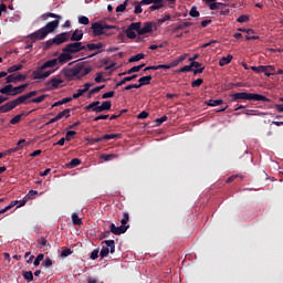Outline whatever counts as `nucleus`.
<instances>
[{"mask_svg": "<svg viewBox=\"0 0 283 283\" xmlns=\"http://www.w3.org/2000/svg\"><path fill=\"white\" fill-rule=\"evenodd\" d=\"M41 19L42 21H48V19H56V20L48 22L43 28L29 34L28 38L30 39L31 43H36V41H43L44 39L48 38V34H52V32H54L59 28L61 23V19H63V17L56 13L46 12L41 15Z\"/></svg>", "mask_w": 283, "mask_h": 283, "instance_id": "obj_1", "label": "nucleus"}, {"mask_svg": "<svg viewBox=\"0 0 283 283\" xmlns=\"http://www.w3.org/2000/svg\"><path fill=\"white\" fill-rule=\"evenodd\" d=\"M56 65H59L57 59H53L44 62L43 65L39 66L35 71L32 72L33 81L45 80L50 77L51 74H54V71L43 72V70L56 67Z\"/></svg>", "mask_w": 283, "mask_h": 283, "instance_id": "obj_2", "label": "nucleus"}, {"mask_svg": "<svg viewBox=\"0 0 283 283\" xmlns=\"http://www.w3.org/2000/svg\"><path fill=\"white\" fill-rule=\"evenodd\" d=\"M232 101H262L263 103H271V99L262 94L258 93H234L230 95Z\"/></svg>", "mask_w": 283, "mask_h": 283, "instance_id": "obj_3", "label": "nucleus"}, {"mask_svg": "<svg viewBox=\"0 0 283 283\" xmlns=\"http://www.w3.org/2000/svg\"><path fill=\"white\" fill-rule=\"evenodd\" d=\"M83 50H86L83 42H71L62 49V52H69L72 55L78 54V52H83Z\"/></svg>", "mask_w": 283, "mask_h": 283, "instance_id": "obj_4", "label": "nucleus"}, {"mask_svg": "<svg viewBox=\"0 0 283 283\" xmlns=\"http://www.w3.org/2000/svg\"><path fill=\"white\" fill-rule=\"evenodd\" d=\"M127 229H129V226H119L116 227V224L111 223L109 226V231H107V235H109V233H113L114 235H123V233H127Z\"/></svg>", "mask_w": 283, "mask_h": 283, "instance_id": "obj_5", "label": "nucleus"}, {"mask_svg": "<svg viewBox=\"0 0 283 283\" xmlns=\"http://www.w3.org/2000/svg\"><path fill=\"white\" fill-rule=\"evenodd\" d=\"M67 41H70V32H62L53 38L55 45H63V43H67Z\"/></svg>", "mask_w": 283, "mask_h": 283, "instance_id": "obj_6", "label": "nucleus"}, {"mask_svg": "<svg viewBox=\"0 0 283 283\" xmlns=\"http://www.w3.org/2000/svg\"><path fill=\"white\" fill-rule=\"evenodd\" d=\"M91 28L93 30V36H101L102 34H105L103 23L101 22L93 23Z\"/></svg>", "mask_w": 283, "mask_h": 283, "instance_id": "obj_7", "label": "nucleus"}, {"mask_svg": "<svg viewBox=\"0 0 283 283\" xmlns=\"http://www.w3.org/2000/svg\"><path fill=\"white\" fill-rule=\"evenodd\" d=\"M154 25H156V23L154 22H145L144 27L139 29V36H144V34H149L150 32H153L154 30Z\"/></svg>", "mask_w": 283, "mask_h": 283, "instance_id": "obj_8", "label": "nucleus"}, {"mask_svg": "<svg viewBox=\"0 0 283 283\" xmlns=\"http://www.w3.org/2000/svg\"><path fill=\"white\" fill-rule=\"evenodd\" d=\"M81 72L80 67L73 66L72 69L64 70V76L65 78H74V76H78V73Z\"/></svg>", "mask_w": 283, "mask_h": 283, "instance_id": "obj_9", "label": "nucleus"}, {"mask_svg": "<svg viewBox=\"0 0 283 283\" xmlns=\"http://www.w3.org/2000/svg\"><path fill=\"white\" fill-rule=\"evenodd\" d=\"M75 67L80 69L77 78H83V76H87L90 72H92V66H85L83 64H76Z\"/></svg>", "mask_w": 283, "mask_h": 283, "instance_id": "obj_10", "label": "nucleus"}, {"mask_svg": "<svg viewBox=\"0 0 283 283\" xmlns=\"http://www.w3.org/2000/svg\"><path fill=\"white\" fill-rule=\"evenodd\" d=\"M56 59H57V63L63 65L64 63H67V61H72V59H74V56H72V53H70V52L62 51V53Z\"/></svg>", "mask_w": 283, "mask_h": 283, "instance_id": "obj_11", "label": "nucleus"}, {"mask_svg": "<svg viewBox=\"0 0 283 283\" xmlns=\"http://www.w3.org/2000/svg\"><path fill=\"white\" fill-rule=\"evenodd\" d=\"M69 41L75 42V43H81L83 41V30L76 29L71 38H69Z\"/></svg>", "mask_w": 283, "mask_h": 283, "instance_id": "obj_12", "label": "nucleus"}, {"mask_svg": "<svg viewBox=\"0 0 283 283\" xmlns=\"http://www.w3.org/2000/svg\"><path fill=\"white\" fill-rule=\"evenodd\" d=\"M17 107L13 101L7 102L6 104L0 106V114H8V112H12Z\"/></svg>", "mask_w": 283, "mask_h": 283, "instance_id": "obj_13", "label": "nucleus"}, {"mask_svg": "<svg viewBox=\"0 0 283 283\" xmlns=\"http://www.w3.org/2000/svg\"><path fill=\"white\" fill-rule=\"evenodd\" d=\"M238 30H239V32H247V34H248L245 36L247 41H256V39H260V36H258V35H252L251 36V34H254L253 29H242V28H240Z\"/></svg>", "mask_w": 283, "mask_h": 283, "instance_id": "obj_14", "label": "nucleus"}, {"mask_svg": "<svg viewBox=\"0 0 283 283\" xmlns=\"http://www.w3.org/2000/svg\"><path fill=\"white\" fill-rule=\"evenodd\" d=\"M12 101H13V105H15V107H18V105H28V103H30V102H28L29 97L27 94L21 95L18 98L12 99Z\"/></svg>", "mask_w": 283, "mask_h": 283, "instance_id": "obj_15", "label": "nucleus"}, {"mask_svg": "<svg viewBox=\"0 0 283 283\" xmlns=\"http://www.w3.org/2000/svg\"><path fill=\"white\" fill-rule=\"evenodd\" d=\"M135 78H138V75L137 74H134L132 76H126L124 77L120 82H118L116 85H115V90H118V87H122V85H125V83H129L130 81H134Z\"/></svg>", "mask_w": 283, "mask_h": 283, "instance_id": "obj_16", "label": "nucleus"}, {"mask_svg": "<svg viewBox=\"0 0 283 283\" xmlns=\"http://www.w3.org/2000/svg\"><path fill=\"white\" fill-rule=\"evenodd\" d=\"M13 85L8 84L4 87L0 88V94H4V96H13Z\"/></svg>", "mask_w": 283, "mask_h": 283, "instance_id": "obj_17", "label": "nucleus"}, {"mask_svg": "<svg viewBox=\"0 0 283 283\" xmlns=\"http://www.w3.org/2000/svg\"><path fill=\"white\" fill-rule=\"evenodd\" d=\"M193 25V22H182L180 24H176V27L172 29V32H180V30H187V28H191Z\"/></svg>", "mask_w": 283, "mask_h": 283, "instance_id": "obj_18", "label": "nucleus"}, {"mask_svg": "<svg viewBox=\"0 0 283 283\" xmlns=\"http://www.w3.org/2000/svg\"><path fill=\"white\" fill-rule=\"evenodd\" d=\"M151 75L143 76L138 80L137 86L143 87L144 85H150L151 83Z\"/></svg>", "mask_w": 283, "mask_h": 283, "instance_id": "obj_19", "label": "nucleus"}, {"mask_svg": "<svg viewBox=\"0 0 283 283\" xmlns=\"http://www.w3.org/2000/svg\"><path fill=\"white\" fill-rule=\"evenodd\" d=\"M102 48H105V44H103L102 42L99 43H88L86 44V49L90 51V52H94V50H102Z\"/></svg>", "mask_w": 283, "mask_h": 283, "instance_id": "obj_20", "label": "nucleus"}, {"mask_svg": "<svg viewBox=\"0 0 283 283\" xmlns=\"http://www.w3.org/2000/svg\"><path fill=\"white\" fill-rule=\"evenodd\" d=\"M97 109L99 111V114L102 112H109V109H112V101L103 102L102 105Z\"/></svg>", "mask_w": 283, "mask_h": 283, "instance_id": "obj_21", "label": "nucleus"}, {"mask_svg": "<svg viewBox=\"0 0 283 283\" xmlns=\"http://www.w3.org/2000/svg\"><path fill=\"white\" fill-rule=\"evenodd\" d=\"M29 84H22L20 86H13V96H19V94H23Z\"/></svg>", "mask_w": 283, "mask_h": 283, "instance_id": "obj_22", "label": "nucleus"}, {"mask_svg": "<svg viewBox=\"0 0 283 283\" xmlns=\"http://www.w3.org/2000/svg\"><path fill=\"white\" fill-rule=\"evenodd\" d=\"M233 61V55L229 54L228 56H223L219 61L220 67H224V65H229Z\"/></svg>", "mask_w": 283, "mask_h": 283, "instance_id": "obj_23", "label": "nucleus"}, {"mask_svg": "<svg viewBox=\"0 0 283 283\" xmlns=\"http://www.w3.org/2000/svg\"><path fill=\"white\" fill-rule=\"evenodd\" d=\"M72 222L75 227H81V224H83V220L78 218V214L76 212L72 213Z\"/></svg>", "mask_w": 283, "mask_h": 283, "instance_id": "obj_24", "label": "nucleus"}, {"mask_svg": "<svg viewBox=\"0 0 283 283\" xmlns=\"http://www.w3.org/2000/svg\"><path fill=\"white\" fill-rule=\"evenodd\" d=\"M143 59H145V54L144 53H137L136 55H133L129 60L128 63H136L138 61H143Z\"/></svg>", "mask_w": 283, "mask_h": 283, "instance_id": "obj_25", "label": "nucleus"}, {"mask_svg": "<svg viewBox=\"0 0 283 283\" xmlns=\"http://www.w3.org/2000/svg\"><path fill=\"white\" fill-rule=\"evenodd\" d=\"M140 25H142L140 22H133L128 25V30H133V31L137 32V34L140 35Z\"/></svg>", "mask_w": 283, "mask_h": 283, "instance_id": "obj_26", "label": "nucleus"}, {"mask_svg": "<svg viewBox=\"0 0 283 283\" xmlns=\"http://www.w3.org/2000/svg\"><path fill=\"white\" fill-rule=\"evenodd\" d=\"M224 101L223 99H210L207 102V105L209 107H218V105H223Z\"/></svg>", "mask_w": 283, "mask_h": 283, "instance_id": "obj_27", "label": "nucleus"}, {"mask_svg": "<svg viewBox=\"0 0 283 283\" xmlns=\"http://www.w3.org/2000/svg\"><path fill=\"white\" fill-rule=\"evenodd\" d=\"M22 277L27 280V282H32L34 280V274L32 273V271H23Z\"/></svg>", "mask_w": 283, "mask_h": 283, "instance_id": "obj_28", "label": "nucleus"}, {"mask_svg": "<svg viewBox=\"0 0 283 283\" xmlns=\"http://www.w3.org/2000/svg\"><path fill=\"white\" fill-rule=\"evenodd\" d=\"M23 116H25V113L15 115L13 118H11L10 125H19V123H21V118H23Z\"/></svg>", "mask_w": 283, "mask_h": 283, "instance_id": "obj_29", "label": "nucleus"}, {"mask_svg": "<svg viewBox=\"0 0 283 283\" xmlns=\"http://www.w3.org/2000/svg\"><path fill=\"white\" fill-rule=\"evenodd\" d=\"M209 8L211 10H220V8H227V4L222 2H210Z\"/></svg>", "mask_w": 283, "mask_h": 283, "instance_id": "obj_30", "label": "nucleus"}, {"mask_svg": "<svg viewBox=\"0 0 283 283\" xmlns=\"http://www.w3.org/2000/svg\"><path fill=\"white\" fill-rule=\"evenodd\" d=\"M70 112H71V109H70V108H66V109L60 112V113L55 116V118H56L57 120H61V118H63L64 116H65V118H70Z\"/></svg>", "mask_w": 283, "mask_h": 283, "instance_id": "obj_31", "label": "nucleus"}, {"mask_svg": "<svg viewBox=\"0 0 283 283\" xmlns=\"http://www.w3.org/2000/svg\"><path fill=\"white\" fill-rule=\"evenodd\" d=\"M99 107H101V106L94 105V102H93V103L86 105V106H85V109H86V112L92 111V112H95L96 114H101V111L98 109Z\"/></svg>", "mask_w": 283, "mask_h": 283, "instance_id": "obj_32", "label": "nucleus"}, {"mask_svg": "<svg viewBox=\"0 0 283 283\" xmlns=\"http://www.w3.org/2000/svg\"><path fill=\"white\" fill-rule=\"evenodd\" d=\"M50 83H51V86L53 87V90H59V85H61V83H63V80L52 77Z\"/></svg>", "mask_w": 283, "mask_h": 283, "instance_id": "obj_33", "label": "nucleus"}, {"mask_svg": "<svg viewBox=\"0 0 283 283\" xmlns=\"http://www.w3.org/2000/svg\"><path fill=\"white\" fill-rule=\"evenodd\" d=\"M122 137H123V134H106L102 138H104V140H113Z\"/></svg>", "mask_w": 283, "mask_h": 283, "instance_id": "obj_34", "label": "nucleus"}, {"mask_svg": "<svg viewBox=\"0 0 283 283\" xmlns=\"http://www.w3.org/2000/svg\"><path fill=\"white\" fill-rule=\"evenodd\" d=\"M252 72H255V74H264L266 72V67L264 65H259V66H251Z\"/></svg>", "mask_w": 283, "mask_h": 283, "instance_id": "obj_35", "label": "nucleus"}, {"mask_svg": "<svg viewBox=\"0 0 283 283\" xmlns=\"http://www.w3.org/2000/svg\"><path fill=\"white\" fill-rule=\"evenodd\" d=\"M104 243L106 244V247L108 249H111V253H115L116 244H115L114 240H106V241H104Z\"/></svg>", "mask_w": 283, "mask_h": 283, "instance_id": "obj_36", "label": "nucleus"}, {"mask_svg": "<svg viewBox=\"0 0 283 283\" xmlns=\"http://www.w3.org/2000/svg\"><path fill=\"white\" fill-rule=\"evenodd\" d=\"M101 158L105 163H109V160H114V159L118 158V155H116V154L102 155Z\"/></svg>", "mask_w": 283, "mask_h": 283, "instance_id": "obj_37", "label": "nucleus"}, {"mask_svg": "<svg viewBox=\"0 0 283 283\" xmlns=\"http://www.w3.org/2000/svg\"><path fill=\"white\" fill-rule=\"evenodd\" d=\"M178 63H170V64H159L157 65V70H171V67H176Z\"/></svg>", "mask_w": 283, "mask_h": 283, "instance_id": "obj_38", "label": "nucleus"}, {"mask_svg": "<svg viewBox=\"0 0 283 283\" xmlns=\"http://www.w3.org/2000/svg\"><path fill=\"white\" fill-rule=\"evenodd\" d=\"M264 67H266V70L264 71L265 76H272L273 74H275V66L266 65Z\"/></svg>", "mask_w": 283, "mask_h": 283, "instance_id": "obj_39", "label": "nucleus"}, {"mask_svg": "<svg viewBox=\"0 0 283 283\" xmlns=\"http://www.w3.org/2000/svg\"><path fill=\"white\" fill-rule=\"evenodd\" d=\"M20 70H23V64L12 65L8 69V73L12 74L13 72H19Z\"/></svg>", "mask_w": 283, "mask_h": 283, "instance_id": "obj_40", "label": "nucleus"}, {"mask_svg": "<svg viewBox=\"0 0 283 283\" xmlns=\"http://www.w3.org/2000/svg\"><path fill=\"white\" fill-rule=\"evenodd\" d=\"M253 112H255V111H253V109H245L243 112V114H245V116H266V113H258V114H255Z\"/></svg>", "mask_w": 283, "mask_h": 283, "instance_id": "obj_41", "label": "nucleus"}, {"mask_svg": "<svg viewBox=\"0 0 283 283\" xmlns=\"http://www.w3.org/2000/svg\"><path fill=\"white\" fill-rule=\"evenodd\" d=\"M78 165H81V159L74 158L69 163L67 167L74 169V167H78Z\"/></svg>", "mask_w": 283, "mask_h": 283, "instance_id": "obj_42", "label": "nucleus"}, {"mask_svg": "<svg viewBox=\"0 0 283 283\" xmlns=\"http://www.w3.org/2000/svg\"><path fill=\"white\" fill-rule=\"evenodd\" d=\"M38 244H40V249H43L44 247H50V242H48V239L44 237L38 239Z\"/></svg>", "mask_w": 283, "mask_h": 283, "instance_id": "obj_43", "label": "nucleus"}, {"mask_svg": "<svg viewBox=\"0 0 283 283\" xmlns=\"http://www.w3.org/2000/svg\"><path fill=\"white\" fill-rule=\"evenodd\" d=\"M189 14L193 19H198V17H200V11L198 10V7H191Z\"/></svg>", "mask_w": 283, "mask_h": 283, "instance_id": "obj_44", "label": "nucleus"}, {"mask_svg": "<svg viewBox=\"0 0 283 283\" xmlns=\"http://www.w3.org/2000/svg\"><path fill=\"white\" fill-rule=\"evenodd\" d=\"M140 70V66H133L126 72L119 73V76H125V74H134L135 72H138Z\"/></svg>", "mask_w": 283, "mask_h": 283, "instance_id": "obj_45", "label": "nucleus"}, {"mask_svg": "<svg viewBox=\"0 0 283 283\" xmlns=\"http://www.w3.org/2000/svg\"><path fill=\"white\" fill-rule=\"evenodd\" d=\"M44 258H45V254L40 253V254L35 258V260L33 261V265H34V266H39V264H41V262H43Z\"/></svg>", "mask_w": 283, "mask_h": 283, "instance_id": "obj_46", "label": "nucleus"}, {"mask_svg": "<svg viewBox=\"0 0 283 283\" xmlns=\"http://www.w3.org/2000/svg\"><path fill=\"white\" fill-rule=\"evenodd\" d=\"M128 222H129V213L124 212L123 213V219L120 220L122 227H127Z\"/></svg>", "mask_w": 283, "mask_h": 283, "instance_id": "obj_47", "label": "nucleus"}, {"mask_svg": "<svg viewBox=\"0 0 283 283\" xmlns=\"http://www.w3.org/2000/svg\"><path fill=\"white\" fill-rule=\"evenodd\" d=\"M127 1L129 0H125L124 3L118 4L116 7V12H125V10H127Z\"/></svg>", "mask_w": 283, "mask_h": 283, "instance_id": "obj_48", "label": "nucleus"}, {"mask_svg": "<svg viewBox=\"0 0 283 283\" xmlns=\"http://www.w3.org/2000/svg\"><path fill=\"white\" fill-rule=\"evenodd\" d=\"M48 98V95H41L39 97L32 98L29 103H43Z\"/></svg>", "mask_w": 283, "mask_h": 283, "instance_id": "obj_49", "label": "nucleus"}, {"mask_svg": "<svg viewBox=\"0 0 283 283\" xmlns=\"http://www.w3.org/2000/svg\"><path fill=\"white\" fill-rule=\"evenodd\" d=\"M24 259L27 260V264H32V262H34V255H32V252H25Z\"/></svg>", "mask_w": 283, "mask_h": 283, "instance_id": "obj_50", "label": "nucleus"}, {"mask_svg": "<svg viewBox=\"0 0 283 283\" xmlns=\"http://www.w3.org/2000/svg\"><path fill=\"white\" fill-rule=\"evenodd\" d=\"M78 23H81V25H90V18L85 15H81L78 18Z\"/></svg>", "mask_w": 283, "mask_h": 283, "instance_id": "obj_51", "label": "nucleus"}, {"mask_svg": "<svg viewBox=\"0 0 283 283\" xmlns=\"http://www.w3.org/2000/svg\"><path fill=\"white\" fill-rule=\"evenodd\" d=\"M99 255H101V258H107V255H109V248L107 245L103 247L99 252Z\"/></svg>", "mask_w": 283, "mask_h": 283, "instance_id": "obj_52", "label": "nucleus"}, {"mask_svg": "<svg viewBox=\"0 0 283 283\" xmlns=\"http://www.w3.org/2000/svg\"><path fill=\"white\" fill-rule=\"evenodd\" d=\"M52 45H55L54 39L48 40L46 42H44L43 45V50H50V48H52Z\"/></svg>", "mask_w": 283, "mask_h": 283, "instance_id": "obj_53", "label": "nucleus"}, {"mask_svg": "<svg viewBox=\"0 0 283 283\" xmlns=\"http://www.w3.org/2000/svg\"><path fill=\"white\" fill-rule=\"evenodd\" d=\"M165 6V3H159V2H157V3H154L153 6H150L149 7V10L151 11V12H154V11H156V10H160V8H163Z\"/></svg>", "mask_w": 283, "mask_h": 283, "instance_id": "obj_54", "label": "nucleus"}, {"mask_svg": "<svg viewBox=\"0 0 283 283\" xmlns=\"http://www.w3.org/2000/svg\"><path fill=\"white\" fill-rule=\"evenodd\" d=\"M74 136H76V132L75 130H69V132H66V135H65V139L67 140V142H70V140H72V138H74Z\"/></svg>", "mask_w": 283, "mask_h": 283, "instance_id": "obj_55", "label": "nucleus"}, {"mask_svg": "<svg viewBox=\"0 0 283 283\" xmlns=\"http://www.w3.org/2000/svg\"><path fill=\"white\" fill-rule=\"evenodd\" d=\"M25 145H28V142H25V139H20L15 146V148L19 150L23 149V147H25Z\"/></svg>", "mask_w": 283, "mask_h": 283, "instance_id": "obj_56", "label": "nucleus"}, {"mask_svg": "<svg viewBox=\"0 0 283 283\" xmlns=\"http://www.w3.org/2000/svg\"><path fill=\"white\" fill-rule=\"evenodd\" d=\"M238 23H247L249 22V15L242 14L237 19Z\"/></svg>", "mask_w": 283, "mask_h": 283, "instance_id": "obj_57", "label": "nucleus"}, {"mask_svg": "<svg viewBox=\"0 0 283 283\" xmlns=\"http://www.w3.org/2000/svg\"><path fill=\"white\" fill-rule=\"evenodd\" d=\"M202 83H205V81L202 78L195 80L191 83V87H200V85H202Z\"/></svg>", "mask_w": 283, "mask_h": 283, "instance_id": "obj_58", "label": "nucleus"}, {"mask_svg": "<svg viewBox=\"0 0 283 283\" xmlns=\"http://www.w3.org/2000/svg\"><path fill=\"white\" fill-rule=\"evenodd\" d=\"M42 266H45V269H50V266H52V259H50V256H48V258L42 262Z\"/></svg>", "mask_w": 283, "mask_h": 283, "instance_id": "obj_59", "label": "nucleus"}, {"mask_svg": "<svg viewBox=\"0 0 283 283\" xmlns=\"http://www.w3.org/2000/svg\"><path fill=\"white\" fill-rule=\"evenodd\" d=\"M69 255H72V249L66 248L61 252V258H67Z\"/></svg>", "mask_w": 283, "mask_h": 283, "instance_id": "obj_60", "label": "nucleus"}, {"mask_svg": "<svg viewBox=\"0 0 283 283\" xmlns=\"http://www.w3.org/2000/svg\"><path fill=\"white\" fill-rule=\"evenodd\" d=\"M126 36H127V39H136V32H134L133 30L127 28Z\"/></svg>", "mask_w": 283, "mask_h": 283, "instance_id": "obj_61", "label": "nucleus"}, {"mask_svg": "<svg viewBox=\"0 0 283 283\" xmlns=\"http://www.w3.org/2000/svg\"><path fill=\"white\" fill-rule=\"evenodd\" d=\"M143 4H140V2H137L136 4H135V14H142L143 13V7H142Z\"/></svg>", "mask_w": 283, "mask_h": 283, "instance_id": "obj_62", "label": "nucleus"}, {"mask_svg": "<svg viewBox=\"0 0 283 283\" xmlns=\"http://www.w3.org/2000/svg\"><path fill=\"white\" fill-rule=\"evenodd\" d=\"M240 178V180H242V178H244V176L242 175H232L227 179V182H233V180Z\"/></svg>", "mask_w": 283, "mask_h": 283, "instance_id": "obj_63", "label": "nucleus"}, {"mask_svg": "<svg viewBox=\"0 0 283 283\" xmlns=\"http://www.w3.org/2000/svg\"><path fill=\"white\" fill-rule=\"evenodd\" d=\"M6 82L7 83H17V75L11 74V75L7 76Z\"/></svg>", "mask_w": 283, "mask_h": 283, "instance_id": "obj_64", "label": "nucleus"}]
</instances>
